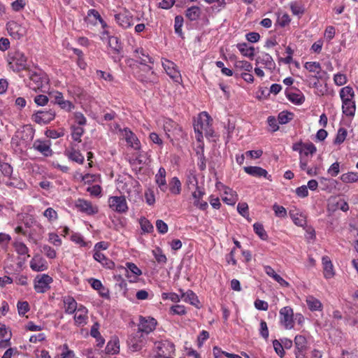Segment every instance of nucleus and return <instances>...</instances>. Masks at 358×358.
<instances>
[{"instance_id": "obj_1", "label": "nucleus", "mask_w": 358, "mask_h": 358, "mask_svg": "<svg viewBox=\"0 0 358 358\" xmlns=\"http://www.w3.org/2000/svg\"><path fill=\"white\" fill-rule=\"evenodd\" d=\"M211 117L206 112H202L199 114L194 124L195 138L198 141H201L203 135L209 138L214 136V131L210 124Z\"/></svg>"}, {"instance_id": "obj_2", "label": "nucleus", "mask_w": 358, "mask_h": 358, "mask_svg": "<svg viewBox=\"0 0 358 358\" xmlns=\"http://www.w3.org/2000/svg\"><path fill=\"white\" fill-rule=\"evenodd\" d=\"M7 61L10 69L19 72L28 69L27 58L22 52L19 50L11 51L8 53Z\"/></svg>"}, {"instance_id": "obj_3", "label": "nucleus", "mask_w": 358, "mask_h": 358, "mask_svg": "<svg viewBox=\"0 0 358 358\" xmlns=\"http://www.w3.org/2000/svg\"><path fill=\"white\" fill-rule=\"evenodd\" d=\"M155 358H172L175 352L174 344L167 340L155 343Z\"/></svg>"}, {"instance_id": "obj_4", "label": "nucleus", "mask_w": 358, "mask_h": 358, "mask_svg": "<svg viewBox=\"0 0 358 358\" xmlns=\"http://www.w3.org/2000/svg\"><path fill=\"white\" fill-rule=\"evenodd\" d=\"M29 87L33 90L36 91L42 88L44 84L48 83L47 76L41 69L29 70Z\"/></svg>"}, {"instance_id": "obj_5", "label": "nucleus", "mask_w": 358, "mask_h": 358, "mask_svg": "<svg viewBox=\"0 0 358 358\" xmlns=\"http://www.w3.org/2000/svg\"><path fill=\"white\" fill-rule=\"evenodd\" d=\"M280 323L286 329H292L294 328V311L289 306L282 308L279 312Z\"/></svg>"}, {"instance_id": "obj_6", "label": "nucleus", "mask_w": 358, "mask_h": 358, "mask_svg": "<svg viewBox=\"0 0 358 358\" xmlns=\"http://www.w3.org/2000/svg\"><path fill=\"white\" fill-rule=\"evenodd\" d=\"M109 207L119 213H124L128 210V206L124 196H113L108 199Z\"/></svg>"}, {"instance_id": "obj_7", "label": "nucleus", "mask_w": 358, "mask_h": 358, "mask_svg": "<svg viewBox=\"0 0 358 358\" xmlns=\"http://www.w3.org/2000/svg\"><path fill=\"white\" fill-rule=\"evenodd\" d=\"M55 111L52 109L38 110L32 115L31 119L38 124H47L55 119Z\"/></svg>"}, {"instance_id": "obj_8", "label": "nucleus", "mask_w": 358, "mask_h": 358, "mask_svg": "<svg viewBox=\"0 0 358 358\" xmlns=\"http://www.w3.org/2000/svg\"><path fill=\"white\" fill-rule=\"evenodd\" d=\"M308 341L305 336L297 335L294 338L295 350L294 354L296 358H308L306 356L308 350Z\"/></svg>"}, {"instance_id": "obj_9", "label": "nucleus", "mask_w": 358, "mask_h": 358, "mask_svg": "<svg viewBox=\"0 0 358 358\" xmlns=\"http://www.w3.org/2000/svg\"><path fill=\"white\" fill-rule=\"evenodd\" d=\"M52 281V278L47 274L37 276L34 280V289L38 293H45L50 289V285Z\"/></svg>"}, {"instance_id": "obj_10", "label": "nucleus", "mask_w": 358, "mask_h": 358, "mask_svg": "<svg viewBox=\"0 0 358 358\" xmlns=\"http://www.w3.org/2000/svg\"><path fill=\"white\" fill-rule=\"evenodd\" d=\"M162 62L163 68L169 77L173 79V81L180 83L182 78L176 65L173 62L166 59H163Z\"/></svg>"}, {"instance_id": "obj_11", "label": "nucleus", "mask_w": 358, "mask_h": 358, "mask_svg": "<svg viewBox=\"0 0 358 358\" xmlns=\"http://www.w3.org/2000/svg\"><path fill=\"white\" fill-rule=\"evenodd\" d=\"M157 321L155 318L140 316L138 329L142 334H148L155 329Z\"/></svg>"}, {"instance_id": "obj_12", "label": "nucleus", "mask_w": 358, "mask_h": 358, "mask_svg": "<svg viewBox=\"0 0 358 358\" xmlns=\"http://www.w3.org/2000/svg\"><path fill=\"white\" fill-rule=\"evenodd\" d=\"M6 28L10 36L15 39L21 38L27 33L26 28L15 21L8 22Z\"/></svg>"}, {"instance_id": "obj_13", "label": "nucleus", "mask_w": 358, "mask_h": 358, "mask_svg": "<svg viewBox=\"0 0 358 358\" xmlns=\"http://www.w3.org/2000/svg\"><path fill=\"white\" fill-rule=\"evenodd\" d=\"M75 206L80 212L88 215L96 214L99 211L96 206H93L90 201L83 199H78L76 201Z\"/></svg>"}, {"instance_id": "obj_14", "label": "nucleus", "mask_w": 358, "mask_h": 358, "mask_svg": "<svg viewBox=\"0 0 358 358\" xmlns=\"http://www.w3.org/2000/svg\"><path fill=\"white\" fill-rule=\"evenodd\" d=\"M115 20L123 29H128L134 24L133 15L128 10L115 15Z\"/></svg>"}, {"instance_id": "obj_15", "label": "nucleus", "mask_w": 358, "mask_h": 358, "mask_svg": "<svg viewBox=\"0 0 358 358\" xmlns=\"http://www.w3.org/2000/svg\"><path fill=\"white\" fill-rule=\"evenodd\" d=\"M76 145L71 143V145L66 149L65 155L71 161L78 164H83L85 161L84 156L76 149Z\"/></svg>"}, {"instance_id": "obj_16", "label": "nucleus", "mask_w": 358, "mask_h": 358, "mask_svg": "<svg viewBox=\"0 0 358 358\" xmlns=\"http://www.w3.org/2000/svg\"><path fill=\"white\" fill-rule=\"evenodd\" d=\"M257 64H261L264 65L265 69H269L271 71L275 69V63L273 61L272 57L266 52H262L259 56L256 58Z\"/></svg>"}, {"instance_id": "obj_17", "label": "nucleus", "mask_w": 358, "mask_h": 358, "mask_svg": "<svg viewBox=\"0 0 358 358\" xmlns=\"http://www.w3.org/2000/svg\"><path fill=\"white\" fill-rule=\"evenodd\" d=\"M124 138L127 144L136 150H141V143L136 136L129 129H124Z\"/></svg>"}, {"instance_id": "obj_18", "label": "nucleus", "mask_w": 358, "mask_h": 358, "mask_svg": "<svg viewBox=\"0 0 358 358\" xmlns=\"http://www.w3.org/2000/svg\"><path fill=\"white\" fill-rule=\"evenodd\" d=\"M286 96L292 103L301 105L305 101L303 94L299 90H289L286 92Z\"/></svg>"}, {"instance_id": "obj_19", "label": "nucleus", "mask_w": 358, "mask_h": 358, "mask_svg": "<svg viewBox=\"0 0 358 358\" xmlns=\"http://www.w3.org/2000/svg\"><path fill=\"white\" fill-rule=\"evenodd\" d=\"M33 148L45 157H50L52 155L50 145L45 141L36 140L33 144Z\"/></svg>"}, {"instance_id": "obj_20", "label": "nucleus", "mask_w": 358, "mask_h": 358, "mask_svg": "<svg viewBox=\"0 0 358 358\" xmlns=\"http://www.w3.org/2000/svg\"><path fill=\"white\" fill-rule=\"evenodd\" d=\"M245 173L255 177H264L271 180V176H268V172L264 169L259 166H245L243 168Z\"/></svg>"}, {"instance_id": "obj_21", "label": "nucleus", "mask_w": 358, "mask_h": 358, "mask_svg": "<svg viewBox=\"0 0 358 358\" xmlns=\"http://www.w3.org/2000/svg\"><path fill=\"white\" fill-rule=\"evenodd\" d=\"M30 267L34 271H43L48 268L46 261L42 257L36 255L30 262Z\"/></svg>"}, {"instance_id": "obj_22", "label": "nucleus", "mask_w": 358, "mask_h": 358, "mask_svg": "<svg viewBox=\"0 0 358 358\" xmlns=\"http://www.w3.org/2000/svg\"><path fill=\"white\" fill-rule=\"evenodd\" d=\"M166 170L163 167H160L158 173L155 175V182L159 187L160 190L165 192L168 189L166 180Z\"/></svg>"}, {"instance_id": "obj_23", "label": "nucleus", "mask_w": 358, "mask_h": 358, "mask_svg": "<svg viewBox=\"0 0 358 358\" xmlns=\"http://www.w3.org/2000/svg\"><path fill=\"white\" fill-rule=\"evenodd\" d=\"M304 67L309 72L314 73V78L319 80L322 78V67L319 62H307L304 64Z\"/></svg>"}, {"instance_id": "obj_24", "label": "nucleus", "mask_w": 358, "mask_h": 358, "mask_svg": "<svg viewBox=\"0 0 358 358\" xmlns=\"http://www.w3.org/2000/svg\"><path fill=\"white\" fill-rule=\"evenodd\" d=\"M63 303L64 304L65 313L67 314H73L77 309V302L71 296L63 297Z\"/></svg>"}, {"instance_id": "obj_25", "label": "nucleus", "mask_w": 358, "mask_h": 358, "mask_svg": "<svg viewBox=\"0 0 358 358\" xmlns=\"http://www.w3.org/2000/svg\"><path fill=\"white\" fill-rule=\"evenodd\" d=\"M356 110L355 102L354 100L342 101L343 113L346 116L353 117Z\"/></svg>"}, {"instance_id": "obj_26", "label": "nucleus", "mask_w": 358, "mask_h": 358, "mask_svg": "<svg viewBox=\"0 0 358 358\" xmlns=\"http://www.w3.org/2000/svg\"><path fill=\"white\" fill-rule=\"evenodd\" d=\"M181 292L180 298L185 302L189 303L191 305L197 307L199 303L197 296L192 290H187L184 292L182 289L180 290Z\"/></svg>"}, {"instance_id": "obj_27", "label": "nucleus", "mask_w": 358, "mask_h": 358, "mask_svg": "<svg viewBox=\"0 0 358 358\" xmlns=\"http://www.w3.org/2000/svg\"><path fill=\"white\" fill-rule=\"evenodd\" d=\"M144 344L143 334L138 331L134 336L130 339V345L133 351L140 350Z\"/></svg>"}, {"instance_id": "obj_28", "label": "nucleus", "mask_w": 358, "mask_h": 358, "mask_svg": "<svg viewBox=\"0 0 358 358\" xmlns=\"http://www.w3.org/2000/svg\"><path fill=\"white\" fill-rule=\"evenodd\" d=\"M322 264L324 277L326 278H332L334 275V266L329 257L324 256L322 257Z\"/></svg>"}, {"instance_id": "obj_29", "label": "nucleus", "mask_w": 358, "mask_h": 358, "mask_svg": "<svg viewBox=\"0 0 358 358\" xmlns=\"http://www.w3.org/2000/svg\"><path fill=\"white\" fill-rule=\"evenodd\" d=\"M93 257L96 261L100 262L108 268H112L114 266V263L108 259L103 253L99 252V250L95 251Z\"/></svg>"}, {"instance_id": "obj_30", "label": "nucleus", "mask_w": 358, "mask_h": 358, "mask_svg": "<svg viewBox=\"0 0 358 358\" xmlns=\"http://www.w3.org/2000/svg\"><path fill=\"white\" fill-rule=\"evenodd\" d=\"M201 14V8L196 6H191L185 11V16L190 21L197 20L200 17Z\"/></svg>"}, {"instance_id": "obj_31", "label": "nucleus", "mask_w": 358, "mask_h": 358, "mask_svg": "<svg viewBox=\"0 0 358 358\" xmlns=\"http://www.w3.org/2000/svg\"><path fill=\"white\" fill-rule=\"evenodd\" d=\"M241 53L251 59L255 56V48L252 46L248 47L246 43H238L236 45Z\"/></svg>"}, {"instance_id": "obj_32", "label": "nucleus", "mask_w": 358, "mask_h": 358, "mask_svg": "<svg viewBox=\"0 0 358 358\" xmlns=\"http://www.w3.org/2000/svg\"><path fill=\"white\" fill-rule=\"evenodd\" d=\"M306 301L311 311L321 310L322 308V304L320 301L313 296L309 295L306 296Z\"/></svg>"}, {"instance_id": "obj_33", "label": "nucleus", "mask_w": 358, "mask_h": 358, "mask_svg": "<svg viewBox=\"0 0 358 358\" xmlns=\"http://www.w3.org/2000/svg\"><path fill=\"white\" fill-rule=\"evenodd\" d=\"M108 45L113 50V54L121 53L122 47L120 39L116 36H108Z\"/></svg>"}, {"instance_id": "obj_34", "label": "nucleus", "mask_w": 358, "mask_h": 358, "mask_svg": "<svg viewBox=\"0 0 358 358\" xmlns=\"http://www.w3.org/2000/svg\"><path fill=\"white\" fill-rule=\"evenodd\" d=\"M120 351L119 341L117 338L110 340L105 348V352L108 355H115Z\"/></svg>"}, {"instance_id": "obj_35", "label": "nucleus", "mask_w": 358, "mask_h": 358, "mask_svg": "<svg viewBox=\"0 0 358 358\" xmlns=\"http://www.w3.org/2000/svg\"><path fill=\"white\" fill-rule=\"evenodd\" d=\"M339 94L342 101L354 100L355 92L350 86L341 88Z\"/></svg>"}, {"instance_id": "obj_36", "label": "nucleus", "mask_w": 358, "mask_h": 358, "mask_svg": "<svg viewBox=\"0 0 358 358\" xmlns=\"http://www.w3.org/2000/svg\"><path fill=\"white\" fill-rule=\"evenodd\" d=\"M136 54L135 56L141 59V64H146L147 63H153L152 58L150 57L143 48H138L135 50Z\"/></svg>"}, {"instance_id": "obj_37", "label": "nucleus", "mask_w": 358, "mask_h": 358, "mask_svg": "<svg viewBox=\"0 0 358 358\" xmlns=\"http://www.w3.org/2000/svg\"><path fill=\"white\" fill-rule=\"evenodd\" d=\"M169 190L175 195H178L180 193L181 182L177 177H173L169 182Z\"/></svg>"}, {"instance_id": "obj_38", "label": "nucleus", "mask_w": 358, "mask_h": 358, "mask_svg": "<svg viewBox=\"0 0 358 358\" xmlns=\"http://www.w3.org/2000/svg\"><path fill=\"white\" fill-rule=\"evenodd\" d=\"M316 147L313 143H303L302 145L301 150H300V155H306L308 157L309 155H313V154H315L316 152Z\"/></svg>"}, {"instance_id": "obj_39", "label": "nucleus", "mask_w": 358, "mask_h": 358, "mask_svg": "<svg viewBox=\"0 0 358 358\" xmlns=\"http://www.w3.org/2000/svg\"><path fill=\"white\" fill-rule=\"evenodd\" d=\"M236 71H245L247 72H251L252 70V65L248 61H236L234 64Z\"/></svg>"}, {"instance_id": "obj_40", "label": "nucleus", "mask_w": 358, "mask_h": 358, "mask_svg": "<svg viewBox=\"0 0 358 358\" xmlns=\"http://www.w3.org/2000/svg\"><path fill=\"white\" fill-rule=\"evenodd\" d=\"M183 17L181 15H176L174 20V30L175 33L178 34L180 37H183V33L182 31V27L183 25Z\"/></svg>"}, {"instance_id": "obj_41", "label": "nucleus", "mask_w": 358, "mask_h": 358, "mask_svg": "<svg viewBox=\"0 0 358 358\" xmlns=\"http://www.w3.org/2000/svg\"><path fill=\"white\" fill-rule=\"evenodd\" d=\"M294 113L288 111H282L278 114V120L280 124H285L288 123L294 118Z\"/></svg>"}, {"instance_id": "obj_42", "label": "nucleus", "mask_w": 358, "mask_h": 358, "mask_svg": "<svg viewBox=\"0 0 358 358\" xmlns=\"http://www.w3.org/2000/svg\"><path fill=\"white\" fill-rule=\"evenodd\" d=\"M340 178L341 181L345 183L355 182L358 181V173L355 172H348L342 174Z\"/></svg>"}, {"instance_id": "obj_43", "label": "nucleus", "mask_w": 358, "mask_h": 358, "mask_svg": "<svg viewBox=\"0 0 358 358\" xmlns=\"http://www.w3.org/2000/svg\"><path fill=\"white\" fill-rule=\"evenodd\" d=\"M141 228L145 233H151L153 231L154 227L152 223L145 217H142L139 221Z\"/></svg>"}, {"instance_id": "obj_44", "label": "nucleus", "mask_w": 358, "mask_h": 358, "mask_svg": "<svg viewBox=\"0 0 358 358\" xmlns=\"http://www.w3.org/2000/svg\"><path fill=\"white\" fill-rule=\"evenodd\" d=\"M253 228L255 232L259 236V237L262 240H266L268 238V235L263 225L259 222H256L253 224Z\"/></svg>"}, {"instance_id": "obj_45", "label": "nucleus", "mask_w": 358, "mask_h": 358, "mask_svg": "<svg viewBox=\"0 0 358 358\" xmlns=\"http://www.w3.org/2000/svg\"><path fill=\"white\" fill-rule=\"evenodd\" d=\"M290 9L294 15H301L305 11L303 6L296 1L290 3Z\"/></svg>"}, {"instance_id": "obj_46", "label": "nucleus", "mask_w": 358, "mask_h": 358, "mask_svg": "<svg viewBox=\"0 0 358 358\" xmlns=\"http://www.w3.org/2000/svg\"><path fill=\"white\" fill-rule=\"evenodd\" d=\"M127 268H124L125 273H128L130 271L133 274H134L135 277L139 276L142 274L141 269L134 263L127 262L126 264Z\"/></svg>"}, {"instance_id": "obj_47", "label": "nucleus", "mask_w": 358, "mask_h": 358, "mask_svg": "<svg viewBox=\"0 0 358 358\" xmlns=\"http://www.w3.org/2000/svg\"><path fill=\"white\" fill-rule=\"evenodd\" d=\"M88 316L86 314L76 313L74 315L75 324L77 326H84L87 324Z\"/></svg>"}, {"instance_id": "obj_48", "label": "nucleus", "mask_w": 358, "mask_h": 358, "mask_svg": "<svg viewBox=\"0 0 358 358\" xmlns=\"http://www.w3.org/2000/svg\"><path fill=\"white\" fill-rule=\"evenodd\" d=\"M84 133V129L80 127H72L71 136L73 141L77 142L81 141V136Z\"/></svg>"}, {"instance_id": "obj_49", "label": "nucleus", "mask_w": 358, "mask_h": 358, "mask_svg": "<svg viewBox=\"0 0 358 358\" xmlns=\"http://www.w3.org/2000/svg\"><path fill=\"white\" fill-rule=\"evenodd\" d=\"M346 136H347L346 129L345 128L341 127L338 130V132H337V134L334 139V143L335 144L339 145V144L342 143L345 140Z\"/></svg>"}, {"instance_id": "obj_50", "label": "nucleus", "mask_w": 358, "mask_h": 358, "mask_svg": "<svg viewBox=\"0 0 358 358\" xmlns=\"http://www.w3.org/2000/svg\"><path fill=\"white\" fill-rule=\"evenodd\" d=\"M186 183L189 189H191V186L195 188L199 187L197 178L193 172H189L187 176Z\"/></svg>"}, {"instance_id": "obj_51", "label": "nucleus", "mask_w": 358, "mask_h": 358, "mask_svg": "<svg viewBox=\"0 0 358 358\" xmlns=\"http://www.w3.org/2000/svg\"><path fill=\"white\" fill-rule=\"evenodd\" d=\"M41 252L48 258L55 259L57 256L55 249L50 245H44L42 246Z\"/></svg>"}, {"instance_id": "obj_52", "label": "nucleus", "mask_w": 358, "mask_h": 358, "mask_svg": "<svg viewBox=\"0 0 358 358\" xmlns=\"http://www.w3.org/2000/svg\"><path fill=\"white\" fill-rule=\"evenodd\" d=\"M43 215L50 222L55 221L58 218L57 213L52 208H48L43 213Z\"/></svg>"}, {"instance_id": "obj_53", "label": "nucleus", "mask_w": 358, "mask_h": 358, "mask_svg": "<svg viewBox=\"0 0 358 358\" xmlns=\"http://www.w3.org/2000/svg\"><path fill=\"white\" fill-rule=\"evenodd\" d=\"M15 248L17 253L20 255H27L29 252V248L22 242L16 243L15 244Z\"/></svg>"}, {"instance_id": "obj_54", "label": "nucleus", "mask_w": 358, "mask_h": 358, "mask_svg": "<svg viewBox=\"0 0 358 358\" xmlns=\"http://www.w3.org/2000/svg\"><path fill=\"white\" fill-rule=\"evenodd\" d=\"M17 307L20 315H24L29 310V305L27 301H19Z\"/></svg>"}, {"instance_id": "obj_55", "label": "nucleus", "mask_w": 358, "mask_h": 358, "mask_svg": "<svg viewBox=\"0 0 358 358\" xmlns=\"http://www.w3.org/2000/svg\"><path fill=\"white\" fill-rule=\"evenodd\" d=\"M153 255L155 257L156 261L159 264H164L166 262V257L162 253L161 249L157 248L152 251Z\"/></svg>"}, {"instance_id": "obj_56", "label": "nucleus", "mask_w": 358, "mask_h": 358, "mask_svg": "<svg viewBox=\"0 0 358 358\" xmlns=\"http://www.w3.org/2000/svg\"><path fill=\"white\" fill-rule=\"evenodd\" d=\"M347 77L343 73H338L335 74L334 76V83L338 86H342L345 85L347 83Z\"/></svg>"}, {"instance_id": "obj_57", "label": "nucleus", "mask_w": 358, "mask_h": 358, "mask_svg": "<svg viewBox=\"0 0 358 358\" xmlns=\"http://www.w3.org/2000/svg\"><path fill=\"white\" fill-rule=\"evenodd\" d=\"M0 171L4 176L10 177L13 173V167L9 164L3 162L0 166Z\"/></svg>"}, {"instance_id": "obj_58", "label": "nucleus", "mask_w": 358, "mask_h": 358, "mask_svg": "<svg viewBox=\"0 0 358 358\" xmlns=\"http://www.w3.org/2000/svg\"><path fill=\"white\" fill-rule=\"evenodd\" d=\"M273 210H274L275 215L277 217H285L287 216V210L282 206H279L277 203H275L273 206Z\"/></svg>"}, {"instance_id": "obj_59", "label": "nucleus", "mask_w": 358, "mask_h": 358, "mask_svg": "<svg viewBox=\"0 0 358 358\" xmlns=\"http://www.w3.org/2000/svg\"><path fill=\"white\" fill-rule=\"evenodd\" d=\"M294 223L299 227H303L306 224V220L304 216L302 215H299L296 213V215L291 214Z\"/></svg>"}, {"instance_id": "obj_60", "label": "nucleus", "mask_w": 358, "mask_h": 358, "mask_svg": "<svg viewBox=\"0 0 358 358\" xmlns=\"http://www.w3.org/2000/svg\"><path fill=\"white\" fill-rule=\"evenodd\" d=\"M291 21V19L288 14L283 13L282 15H278L277 23L281 27H285L286 25L289 24Z\"/></svg>"}, {"instance_id": "obj_61", "label": "nucleus", "mask_w": 358, "mask_h": 358, "mask_svg": "<svg viewBox=\"0 0 358 358\" xmlns=\"http://www.w3.org/2000/svg\"><path fill=\"white\" fill-rule=\"evenodd\" d=\"M156 228L159 234H164L168 231V225L162 220L156 221Z\"/></svg>"}, {"instance_id": "obj_62", "label": "nucleus", "mask_w": 358, "mask_h": 358, "mask_svg": "<svg viewBox=\"0 0 358 358\" xmlns=\"http://www.w3.org/2000/svg\"><path fill=\"white\" fill-rule=\"evenodd\" d=\"M340 172V164L338 162L333 163L328 169L327 173L332 177H336Z\"/></svg>"}, {"instance_id": "obj_63", "label": "nucleus", "mask_w": 358, "mask_h": 358, "mask_svg": "<svg viewBox=\"0 0 358 358\" xmlns=\"http://www.w3.org/2000/svg\"><path fill=\"white\" fill-rule=\"evenodd\" d=\"M273 345L275 352L280 357H282L285 355V351L282 343L278 341L274 340L273 341Z\"/></svg>"}, {"instance_id": "obj_64", "label": "nucleus", "mask_w": 358, "mask_h": 358, "mask_svg": "<svg viewBox=\"0 0 358 358\" xmlns=\"http://www.w3.org/2000/svg\"><path fill=\"white\" fill-rule=\"evenodd\" d=\"M25 5V0H16L11 3V8L14 11L18 12L22 10Z\"/></svg>"}]
</instances>
